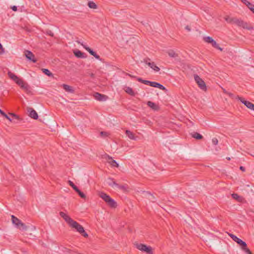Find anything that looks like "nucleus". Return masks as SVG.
Here are the masks:
<instances>
[{
    "label": "nucleus",
    "mask_w": 254,
    "mask_h": 254,
    "mask_svg": "<svg viewBox=\"0 0 254 254\" xmlns=\"http://www.w3.org/2000/svg\"><path fill=\"white\" fill-rule=\"evenodd\" d=\"M99 196L111 207L116 208L117 207V202L106 193L103 192H100Z\"/></svg>",
    "instance_id": "obj_1"
},
{
    "label": "nucleus",
    "mask_w": 254,
    "mask_h": 254,
    "mask_svg": "<svg viewBox=\"0 0 254 254\" xmlns=\"http://www.w3.org/2000/svg\"><path fill=\"white\" fill-rule=\"evenodd\" d=\"M11 220L14 224L16 227L17 229H19L20 230L22 231H26L28 229V227L26 226V225L22 222V221L17 218L16 217L14 216V215H11Z\"/></svg>",
    "instance_id": "obj_2"
},
{
    "label": "nucleus",
    "mask_w": 254,
    "mask_h": 254,
    "mask_svg": "<svg viewBox=\"0 0 254 254\" xmlns=\"http://www.w3.org/2000/svg\"><path fill=\"white\" fill-rule=\"evenodd\" d=\"M73 228L76 229V230L79 232L82 236L85 238L88 237V235L87 233L85 231L84 228L80 224L78 223L77 222L74 221L70 225Z\"/></svg>",
    "instance_id": "obj_3"
},
{
    "label": "nucleus",
    "mask_w": 254,
    "mask_h": 254,
    "mask_svg": "<svg viewBox=\"0 0 254 254\" xmlns=\"http://www.w3.org/2000/svg\"><path fill=\"white\" fill-rule=\"evenodd\" d=\"M136 247L139 250L146 252L147 254H153L152 249L150 246L142 244H137Z\"/></svg>",
    "instance_id": "obj_4"
},
{
    "label": "nucleus",
    "mask_w": 254,
    "mask_h": 254,
    "mask_svg": "<svg viewBox=\"0 0 254 254\" xmlns=\"http://www.w3.org/2000/svg\"><path fill=\"white\" fill-rule=\"evenodd\" d=\"M194 80L198 87L202 90L206 91L207 89L206 84L204 81L197 75L194 76Z\"/></svg>",
    "instance_id": "obj_5"
},
{
    "label": "nucleus",
    "mask_w": 254,
    "mask_h": 254,
    "mask_svg": "<svg viewBox=\"0 0 254 254\" xmlns=\"http://www.w3.org/2000/svg\"><path fill=\"white\" fill-rule=\"evenodd\" d=\"M237 98L249 109L254 111V104L252 103L251 102H250L248 101L245 100L244 98L240 97L239 96H238Z\"/></svg>",
    "instance_id": "obj_6"
},
{
    "label": "nucleus",
    "mask_w": 254,
    "mask_h": 254,
    "mask_svg": "<svg viewBox=\"0 0 254 254\" xmlns=\"http://www.w3.org/2000/svg\"><path fill=\"white\" fill-rule=\"evenodd\" d=\"M95 99L99 101H105L108 99V96L105 95L100 94L98 92H95L94 94Z\"/></svg>",
    "instance_id": "obj_7"
},
{
    "label": "nucleus",
    "mask_w": 254,
    "mask_h": 254,
    "mask_svg": "<svg viewBox=\"0 0 254 254\" xmlns=\"http://www.w3.org/2000/svg\"><path fill=\"white\" fill-rule=\"evenodd\" d=\"M25 55L29 61H31L34 63L37 62V60L35 59L34 55L31 51L27 50L25 51Z\"/></svg>",
    "instance_id": "obj_8"
},
{
    "label": "nucleus",
    "mask_w": 254,
    "mask_h": 254,
    "mask_svg": "<svg viewBox=\"0 0 254 254\" xmlns=\"http://www.w3.org/2000/svg\"><path fill=\"white\" fill-rule=\"evenodd\" d=\"M28 112H29V116L35 120L38 118L37 113L32 108L28 107L27 109Z\"/></svg>",
    "instance_id": "obj_9"
},
{
    "label": "nucleus",
    "mask_w": 254,
    "mask_h": 254,
    "mask_svg": "<svg viewBox=\"0 0 254 254\" xmlns=\"http://www.w3.org/2000/svg\"><path fill=\"white\" fill-rule=\"evenodd\" d=\"M143 193L144 197L149 199L151 202H154L156 201V199L155 197L149 191H143Z\"/></svg>",
    "instance_id": "obj_10"
},
{
    "label": "nucleus",
    "mask_w": 254,
    "mask_h": 254,
    "mask_svg": "<svg viewBox=\"0 0 254 254\" xmlns=\"http://www.w3.org/2000/svg\"><path fill=\"white\" fill-rule=\"evenodd\" d=\"M144 62L155 72H158L160 70V68L156 65L154 62H148L147 60H145Z\"/></svg>",
    "instance_id": "obj_11"
},
{
    "label": "nucleus",
    "mask_w": 254,
    "mask_h": 254,
    "mask_svg": "<svg viewBox=\"0 0 254 254\" xmlns=\"http://www.w3.org/2000/svg\"><path fill=\"white\" fill-rule=\"evenodd\" d=\"M73 54L75 55V56L78 58H85L86 56H85V54L81 52L79 50H75L73 51Z\"/></svg>",
    "instance_id": "obj_12"
},
{
    "label": "nucleus",
    "mask_w": 254,
    "mask_h": 254,
    "mask_svg": "<svg viewBox=\"0 0 254 254\" xmlns=\"http://www.w3.org/2000/svg\"><path fill=\"white\" fill-rule=\"evenodd\" d=\"M85 50L88 51L90 54L93 56H94L96 59L101 60L100 56L97 55L95 52H94L92 49L90 48L89 47L85 48Z\"/></svg>",
    "instance_id": "obj_13"
},
{
    "label": "nucleus",
    "mask_w": 254,
    "mask_h": 254,
    "mask_svg": "<svg viewBox=\"0 0 254 254\" xmlns=\"http://www.w3.org/2000/svg\"><path fill=\"white\" fill-rule=\"evenodd\" d=\"M151 87L158 88L163 91L166 90V88L163 85L155 81H152Z\"/></svg>",
    "instance_id": "obj_14"
},
{
    "label": "nucleus",
    "mask_w": 254,
    "mask_h": 254,
    "mask_svg": "<svg viewBox=\"0 0 254 254\" xmlns=\"http://www.w3.org/2000/svg\"><path fill=\"white\" fill-rule=\"evenodd\" d=\"M107 158L108 159L109 163L111 164L113 167H118L119 164L117 163L116 160L112 159V158L108 155H107Z\"/></svg>",
    "instance_id": "obj_15"
},
{
    "label": "nucleus",
    "mask_w": 254,
    "mask_h": 254,
    "mask_svg": "<svg viewBox=\"0 0 254 254\" xmlns=\"http://www.w3.org/2000/svg\"><path fill=\"white\" fill-rule=\"evenodd\" d=\"M241 1L247 6V7L252 11L253 12L254 11V5L250 2L247 0H241Z\"/></svg>",
    "instance_id": "obj_16"
},
{
    "label": "nucleus",
    "mask_w": 254,
    "mask_h": 254,
    "mask_svg": "<svg viewBox=\"0 0 254 254\" xmlns=\"http://www.w3.org/2000/svg\"><path fill=\"white\" fill-rule=\"evenodd\" d=\"M22 89L25 90V91L27 93H29L30 92V86L28 85V84L26 82H24L23 84H22L20 86Z\"/></svg>",
    "instance_id": "obj_17"
},
{
    "label": "nucleus",
    "mask_w": 254,
    "mask_h": 254,
    "mask_svg": "<svg viewBox=\"0 0 254 254\" xmlns=\"http://www.w3.org/2000/svg\"><path fill=\"white\" fill-rule=\"evenodd\" d=\"M63 87L64 90H65L66 91L69 92V93H73L74 90L73 89L72 87L69 85H68L67 84H63Z\"/></svg>",
    "instance_id": "obj_18"
},
{
    "label": "nucleus",
    "mask_w": 254,
    "mask_h": 254,
    "mask_svg": "<svg viewBox=\"0 0 254 254\" xmlns=\"http://www.w3.org/2000/svg\"><path fill=\"white\" fill-rule=\"evenodd\" d=\"M137 80L140 82H141L145 85H149L151 86L152 81L149 80H144L140 77H137Z\"/></svg>",
    "instance_id": "obj_19"
},
{
    "label": "nucleus",
    "mask_w": 254,
    "mask_h": 254,
    "mask_svg": "<svg viewBox=\"0 0 254 254\" xmlns=\"http://www.w3.org/2000/svg\"><path fill=\"white\" fill-rule=\"evenodd\" d=\"M107 183L109 186L112 188L116 187V186H117V183L114 181L113 179L111 178H108Z\"/></svg>",
    "instance_id": "obj_20"
},
{
    "label": "nucleus",
    "mask_w": 254,
    "mask_h": 254,
    "mask_svg": "<svg viewBox=\"0 0 254 254\" xmlns=\"http://www.w3.org/2000/svg\"><path fill=\"white\" fill-rule=\"evenodd\" d=\"M167 53L169 57L171 58H176L178 57V55L173 50H169L167 51Z\"/></svg>",
    "instance_id": "obj_21"
},
{
    "label": "nucleus",
    "mask_w": 254,
    "mask_h": 254,
    "mask_svg": "<svg viewBox=\"0 0 254 254\" xmlns=\"http://www.w3.org/2000/svg\"><path fill=\"white\" fill-rule=\"evenodd\" d=\"M191 136L192 137L198 140L201 139L203 138V136L197 132L192 133Z\"/></svg>",
    "instance_id": "obj_22"
},
{
    "label": "nucleus",
    "mask_w": 254,
    "mask_h": 254,
    "mask_svg": "<svg viewBox=\"0 0 254 254\" xmlns=\"http://www.w3.org/2000/svg\"><path fill=\"white\" fill-rule=\"evenodd\" d=\"M147 105L154 110H157L158 108V106L154 103L151 101H148Z\"/></svg>",
    "instance_id": "obj_23"
},
{
    "label": "nucleus",
    "mask_w": 254,
    "mask_h": 254,
    "mask_svg": "<svg viewBox=\"0 0 254 254\" xmlns=\"http://www.w3.org/2000/svg\"><path fill=\"white\" fill-rule=\"evenodd\" d=\"M232 197H233V198L237 200L239 202H242L243 200V198L242 196L239 195L237 193H233L232 194Z\"/></svg>",
    "instance_id": "obj_24"
},
{
    "label": "nucleus",
    "mask_w": 254,
    "mask_h": 254,
    "mask_svg": "<svg viewBox=\"0 0 254 254\" xmlns=\"http://www.w3.org/2000/svg\"><path fill=\"white\" fill-rule=\"evenodd\" d=\"M125 91L130 95L134 96L135 95V93L133 91L132 89L129 87H127L125 89Z\"/></svg>",
    "instance_id": "obj_25"
},
{
    "label": "nucleus",
    "mask_w": 254,
    "mask_h": 254,
    "mask_svg": "<svg viewBox=\"0 0 254 254\" xmlns=\"http://www.w3.org/2000/svg\"><path fill=\"white\" fill-rule=\"evenodd\" d=\"M126 133L128 137V138H129L130 139L133 140L135 139L134 134L130 130H127L126 131Z\"/></svg>",
    "instance_id": "obj_26"
},
{
    "label": "nucleus",
    "mask_w": 254,
    "mask_h": 254,
    "mask_svg": "<svg viewBox=\"0 0 254 254\" xmlns=\"http://www.w3.org/2000/svg\"><path fill=\"white\" fill-rule=\"evenodd\" d=\"M228 235L232 239V240L235 242H236L237 244H238L239 241H240V240H241L238 238L236 236L232 234L229 233Z\"/></svg>",
    "instance_id": "obj_27"
},
{
    "label": "nucleus",
    "mask_w": 254,
    "mask_h": 254,
    "mask_svg": "<svg viewBox=\"0 0 254 254\" xmlns=\"http://www.w3.org/2000/svg\"><path fill=\"white\" fill-rule=\"evenodd\" d=\"M238 244L239 245V246L241 247L243 251L247 247V245L246 243L242 241V240H241L240 241H239Z\"/></svg>",
    "instance_id": "obj_28"
},
{
    "label": "nucleus",
    "mask_w": 254,
    "mask_h": 254,
    "mask_svg": "<svg viewBox=\"0 0 254 254\" xmlns=\"http://www.w3.org/2000/svg\"><path fill=\"white\" fill-rule=\"evenodd\" d=\"M63 219L68 223L69 226L74 221V220L71 219L68 215H66V217L64 218Z\"/></svg>",
    "instance_id": "obj_29"
},
{
    "label": "nucleus",
    "mask_w": 254,
    "mask_h": 254,
    "mask_svg": "<svg viewBox=\"0 0 254 254\" xmlns=\"http://www.w3.org/2000/svg\"><path fill=\"white\" fill-rule=\"evenodd\" d=\"M43 72L48 75V76L51 77L53 76V73L48 69L46 68H43L42 69Z\"/></svg>",
    "instance_id": "obj_30"
},
{
    "label": "nucleus",
    "mask_w": 254,
    "mask_h": 254,
    "mask_svg": "<svg viewBox=\"0 0 254 254\" xmlns=\"http://www.w3.org/2000/svg\"><path fill=\"white\" fill-rule=\"evenodd\" d=\"M211 45H212V46L214 48H216V49H218V50H220V51H222L223 50V49H222V48H221V47H220V46H219V44H217V43L216 42V41H214V40L213 41V43H211Z\"/></svg>",
    "instance_id": "obj_31"
},
{
    "label": "nucleus",
    "mask_w": 254,
    "mask_h": 254,
    "mask_svg": "<svg viewBox=\"0 0 254 254\" xmlns=\"http://www.w3.org/2000/svg\"><path fill=\"white\" fill-rule=\"evenodd\" d=\"M75 191L82 198H86L85 194L83 192H82L78 188L77 190H76Z\"/></svg>",
    "instance_id": "obj_32"
},
{
    "label": "nucleus",
    "mask_w": 254,
    "mask_h": 254,
    "mask_svg": "<svg viewBox=\"0 0 254 254\" xmlns=\"http://www.w3.org/2000/svg\"><path fill=\"white\" fill-rule=\"evenodd\" d=\"M203 39L205 42L210 43L211 44L212 43H213V41H214V40L211 37L209 36L204 37Z\"/></svg>",
    "instance_id": "obj_33"
},
{
    "label": "nucleus",
    "mask_w": 254,
    "mask_h": 254,
    "mask_svg": "<svg viewBox=\"0 0 254 254\" xmlns=\"http://www.w3.org/2000/svg\"><path fill=\"white\" fill-rule=\"evenodd\" d=\"M8 75L9 77V78H10L14 81L17 79L18 77L16 75H15L14 73H12L10 71H9L8 72Z\"/></svg>",
    "instance_id": "obj_34"
},
{
    "label": "nucleus",
    "mask_w": 254,
    "mask_h": 254,
    "mask_svg": "<svg viewBox=\"0 0 254 254\" xmlns=\"http://www.w3.org/2000/svg\"><path fill=\"white\" fill-rule=\"evenodd\" d=\"M88 5L91 8L95 9L97 7V5L93 1H89L88 3Z\"/></svg>",
    "instance_id": "obj_35"
},
{
    "label": "nucleus",
    "mask_w": 254,
    "mask_h": 254,
    "mask_svg": "<svg viewBox=\"0 0 254 254\" xmlns=\"http://www.w3.org/2000/svg\"><path fill=\"white\" fill-rule=\"evenodd\" d=\"M241 27H242L243 28L248 30L252 29V27L248 26V24L246 22H245L244 21H243V23H242Z\"/></svg>",
    "instance_id": "obj_36"
},
{
    "label": "nucleus",
    "mask_w": 254,
    "mask_h": 254,
    "mask_svg": "<svg viewBox=\"0 0 254 254\" xmlns=\"http://www.w3.org/2000/svg\"><path fill=\"white\" fill-rule=\"evenodd\" d=\"M120 190H123L124 191L127 190V186H124V185H120L118 184H117V186H116V187Z\"/></svg>",
    "instance_id": "obj_37"
},
{
    "label": "nucleus",
    "mask_w": 254,
    "mask_h": 254,
    "mask_svg": "<svg viewBox=\"0 0 254 254\" xmlns=\"http://www.w3.org/2000/svg\"><path fill=\"white\" fill-rule=\"evenodd\" d=\"M15 83L18 84L19 86H20L24 81L21 78L17 77V79H16L15 81Z\"/></svg>",
    "instance_id": "obj_38"
},
{
    "label": "nucleus",
    "mask_w": 254,
    "mask_h": 254,
    "mask_svg": "<svg viewBox=\"0 0 254 254\" xmlns=\"http://www.w3.org/2000/svg\"><path fill=\"white\" fill-rule=\"evenodd\" d=\"M0 114L3 116L4 117H5L6 119H8L9 121H11V120L9 118V116H7V114H6L2 110L0 109Z\"/></svg>",
    "instance_id": "obj_39"
},
{
    "label": "nucleus",
    "mask_w": 254,
    "mask_h": 254,
    "mask_svg": "<svg viewBox=\"0 0 254 254\" xmlns=\"http://www.w3.org/2000/svg\"><path fill=\"white\" fill-rule=\"evenodd\" d=\"M68 184L69 185V186L72 187V188L75 191L76 190H77L78 189L77 187L76 186L74 183L71 181H68Z\"/></svg>",
    "instance_id": "obj_40"
},
{
    "label": "nucleus",
    "mask_w": 254,
    "mask_h": 254,
    "mask_svg": "<svg viewBox=\"0 0 254 254\" xmlns=\"http://www.w3.org/2000/svg\"><path fill=\"white\" fill-rule=\"evenodd\" d=\"M243 21L239 20V19H238L236 20V22L235 23V24H237V25L239 26H241V25H242V23H243Z\"/></svg>",
    "instance_id": "obj_41"
},
{
    "label": "nucleus",
    "mask_w": 254,
    "mask_h": 254,
    "mask_svg": "<svg viewBox=\"0 0 254 254\" xmlns=\"http://www.w3.org/2000/svg\"><path fill=\"white\" fill-rule=\"evenodd\" d=\"M247 254H253L252 252L247 247L243 250Z\"/></svg>",
    "instance_id": "obj_42"
},
{
    "label": "nucleus",
    "mask_w": 254,
    "mask_h": 254,
    "mask_svg": "<svg viewBox=\"0 0 254 254\" xmlns=\"http://www.w3.org/2000/svg\"><path fill=\"white\" fill-rule=\"evenodd\" d=\"M213 144L217 145L218 143V140L216 138H213L212 140Z\"/></svg>",
    "instance_id": "obj_43"
},
{
    "label": "nucleus",
    "mask_w": 254,
    "mask_h": 254,
    "mask_svg": "<svg viewBox=\"0 0 254 254\" xmlns=\"http://www.w3.org/2000/svg\"><path fill=\"white\" fill-rule=\"evenodd\" d=\"M60 215L61 217H62L63 218L66 217V215H67V214L64 213V212H60Z\"/></svg>",
    "instance_id": "obj_44"
},
{
    "label": "nucleus",
    "mask_w": 254,
    "mask_h": 254,
    "mask_svg": "<svg viewBox=\"0 0 254 254\" xmlns=\"http://www.w3.org/2000/svg\"><path fill=\"white\" fill-rule=\"evenodd\" d=\"M100 134L102 136H106L108 135V132H107L106 131H101L100 132Z\"/></svg>",
    "instance_id": "obj_45"
},
{
    "label": "nucleus",
    "mask_w": 254,
    "mask_h": 254,
    "mask_svg": "<svg viewBox=\"0 0 254 254\" xmlns=\"http://www.w3.org/2000/svg\"><path fill=\"white\" fill-rule=\"evenodd\" d=\"M237 19H238L236 18H232V19H231V23H234V24H235V23L236 22V20Z\"/></svg>",
    "instance_id": "obj_46"
},
{
    "label": "nucleus",
    "mask_w": 254,
    "mask_h": 254,
    "mask_svg": "<svg viewBox=\"0 0 254 254\" xmlns=\"http://www.w3.org/2000/svg\"><path fill=\"white\" fill-rule=\"evenodd\" d=\"M232 18L231 17H230L229 16H227V17H225V20L228 22V23H231V19H232Z\"/></svg>",
    "instance_id": "obj_47"
},
{
    "label": "nucleus",
    "mask_w": 254,
    "mask_h": 254,
    "mask_svg": "<svg viewBox=\"0 0 254 254\" xmlns=\"http://www.w3.org/2000/svg\"><path fill=\"white\" fill-rule=\"evenodd\" d=\"M76 42L78 44L81 45L85 49V48L88 47L87 46L84 45L83 43H81L79 41H77Z\"/></svg>",
    "instance_id": "obj_48"
},
{
    "label": "nucleus",
    "mask_w": 254,
    "mask_h": 254,
    "mask_svg": "<svg viewBox=\"0 0 254 254\" xmlns=\"http://www.w3.org/2000/svg\"><path fill=\"white\" fill-rule=\"evenodd\" d=\"M11 9H12L13 11H17V6H15V5L11 7Z\"/></svg>",
    "instance_id": "obj_49"
},
{
    "label": "nucleus",
    "mask_w": 254,
    "mask_h": 254,
    "mask_svg": "<svg viewBox=\"0 0 254 254\" xmlns=\"http://www.w3.org/2000/svg\"><path fill=\"white\" fill-rule=\"evenodd\" d=\"M240 169L243 172H245V168L243 166H240Z\"/></svg>",
    "instance_id": "obj_50"
},
{
    "label": "nucleus",
    "mask_w": 254,
    "mask_h": 254,
    "mask_svg": "<svg viewBox=\"0 0 254 254\" xmlns=\"http://www.w3.org/2000/svg\"><path fill=\"white\" fill-rule=\"evenodd\" d=\"M185 29H187L188 31H190V28L189 27V26H188V25L186 26Z\"/></svg>",
    "instance_id": "obj_51"
},
{
    "label": "nucleus",
    "mask_w": 254,
    "mask_h": 254,
    "mask_svg": "<svg viewBox=\"0 0 254 254\" xmlns=\"http://www.w3.org/2000/svg\"><path fill=\"white\" fill-rule=\"evenodd\" d=\"M3 50L2 46L1 44L0 43V54L1 53V51Z\"/></svg>",
    "instance_id": "obj_52"
},
{
    "label": "nucleus",
    "mask_w": 254,
    "mask_h": 254,
    "mask_svg": "<svg viewBox=\"0 0 254 254\" xmlns=\"http://www.w3.org/2000/svg\"><path fill=\"white\" fill-rule=\"evenodd\" d=\"M90 77H91V78H94V76H95V75H94V73H91L90 74Z\"/></svg>",
    "instance_id": "obj_53"
},
{
    "label": "nucleus",
    "mask_w": 254,
    "mask_h": 254,
    "mask_svg": "<svg viewBox=\"0 0 254 254\" xmlns=\"http://www.w3.org/2000/svg\"><path fill=\"white\" fill-rule=\"evenodd\" d=\"M127 75L130 76V77H132V78H136L137 79V77L135 76H133V75H132L130 74H127Z\"/></svg>",
    "instance_id": "obj_54"
},
{
    "label": "nucleus",
    "mask_w": 254,
    "mask_h": 254,
    "mask_svg": "<svg viewBox=\"0 0 254 254\" xmlns=\"http://www.w3.org/2000/svg\"><path fill=\"white\" fill-rule=\"evenodd\" d=\"M49 34L52 36H53V34L52 33L51 31H50V33H49Z\"/></svg>",
    "instance_id": "obj_55"
},
{
    "label": "nucleus",
    "mask_w": 254,
    "mask_h": 254,
    "mask_svg": "<svg viewBox=\"0 0 254 254\" xmlns=\"http://www.w3.org/2000/svg\"><path fill=\"white\" fill-rule=\"evenodd\" d=\"M228 94H229V96H230V97L233 96V94L232 93H229Z\"/></svg>",
    "instance_id": "obj_56"
},
{
    "label": "nucleus",
    "mask_w": 254,
    "mask_h": 254,
    "mask_svg": "<svg viewBox=\"0 0 254 254\" xmlns=\"http://www.w3.org/2000/svg\"><path fill=\"white\" fill-rule=\"evenodd\" d=\"M10 115L13 116H16V115L15 114H11Z\"/></svg>",
    "instance_id": "obj_57"
},
{
    "label": "nucleus",
    "mask_w": 254,
    "mask_h": 254,
    "mask_svg": "<svg viewBox=\"0 0 254 254\" xmlns=\"http://www.w3.org/2000/svg\"><path fill=\"white\" fill-rule=\"evenodd\" d=\"M253 13H254V12H253Z\"/></svg>",
    "instance_id": "obj_58"
}]
</instances>
